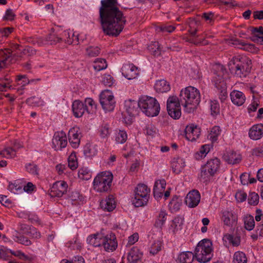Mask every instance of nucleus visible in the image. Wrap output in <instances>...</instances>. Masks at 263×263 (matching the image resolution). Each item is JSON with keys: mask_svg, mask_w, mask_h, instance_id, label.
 <instances>
[{"mask_svg": "<svg viewBox=\"0 0 263 263\" xmlns=\"http://www.w3.org/2000/svg\"><path fill=\"white\" fill-rule=\"evenodd\" d=\"M142 253L136 247H133L128 253L127 260L130 263H137L142 257Z\"/></svg>", "mask_w": 263, "mask_h": 263, "instance_id": "24", "label": "nucleus"}, {"mask_svg": "<svg viewBox=\"0 0 263 263\" xmlns=\"http://www.w3.org/2000/svg\"><path fill=\"white\" fill-rule=\"evenodd\" d=\"M230 97L233 104L237 106L242 105L246 100L245 95L241 91L238 90L232 91L230 93Z\"/></svg>", "mask_w": 263, "mask_h": 263, "instance_id": "23", "label": "nucleus"}, {"mask_svg": "<svg viewBox=\"0 0 263 263\" xmlns=\"http://www.w3.org/2000/svg\"><path fill=\"white\" fill-rule=\"evenodd\" d=\"M122 74L128 80L136 78L139 74L138 67L133 64H125L122 69Z\"/></svg>", "mask_w": 263, "mask_h": 263, "instance_id": "16", "label": "nucleus"}, {"mask_svg": "<svg viewBox=\"0 0 263 263\" xmlns=\"http://www.w3.org/2000/svg\"><path fill=\"white\" fill-rule=\"evenodd\" d=\"M138 107L148 117L157 116L160 109L159 102L156 98L145 96L139 98Z\"/></svg>", "mask_w": 263, "mask_h": 263, "instance_id": "4", "label": "nucleus"}, {"mask_svg": "<svg viewBox=\"0 0 263 263\" xmlns=\"http://www.w3.org/2000/svg\"><path fill=\"white\" fill-rule=\"evenodd\" d=\"M221 220L224 225L228 227H233L237 224L238 217L233 211L224 210L222 211Z\"/></svg>", "mask_w": 263, "mask_h": 263, "instance_id": "13", "label": "nucleus"}, {"mask_svg": "<svg viewBox=\"0 0 263 263\" xmlns=\"http://www.w3.org/2000/svg\"><path fill=\"white\" fill-rule=\"evenodd\" d=\"M102 246L106 251H113L118 246L116 237L114 234L111 233L103 236Z\"/></svg>", "mask_w": 263, "mask_h": 263, "instance_id": "11", "label": "nucleus"}, {"mask_svg": "<svg viewBox=\"0 0 263 263\" xmlns=\"http://www.w3.org/2000/svg\"><path fill=\"white\" fill-rule=\"evenodd\" d=\"M249 137L254 140H257L263 137V124H257L251 127L249 132Z\"/></svg>", "mask_w": 263, "mask_h": 263, "instance_id": "18", "label": "nucleus"}, {"mask_svg": "<svg viewBox=\"0 0 263 263\" xmlns=\"http://www.w3.org/2000/svg\"><path fill=\"white\" fill-rule=\"evenodd\" d=\"M220 161L217 158L211 159L201 168L200 178L203 181H206L214 176L218 172L220 167Z\"/></svg>", "mask_w": 263, "mask_h": 263, "instance_id": "8", "label": "nucleus"}, {"mask_svg": "<svg viewBox=\"0 0 263 263\" xmlns=\"http://www.w3.org/2000/svg\"><path fill=\"white\" fill-rule=\"evenodd\" d=\"M10 50L5 49L4 50L2 49H0V61L2 62V63L0 62V69L3 67L2 65H4V61L7 60L10 57Z\"/></svg>", "mask_w": 263, "mask_h": 263, "instance_id": "53", "label": "nucleus"}, {"mask_svg": "<svg viewBox=\"0 0 263 263\" xmlns=\"http://www.w3.org/2000/svg\"><path fill=\"white\" fill-rule=\"evenodd\" d=\"M148 49L155 57H158L161 54V49L158 42H152L148 46Z\"/></svg>", "mask_w": 263, "mask_h": 263, "instance_id": "41", "label": "nucleus"}, {"mask_svg": "<svg viewBox=\"0 0 263 263\" xmlns=\"http://www.w3.org/2000/svg\"><path fill=\"white\" fill-rule=\"evenodd\" d=\"M180 104H181L180 101V98L178 99L176 96H170L167 101V110H171L177 109V108H181Z\"/></svg>", "mask_w": 263, "mask_h": 263, "instance_id": "28", "label": "nucleus"}, {"mask_svg": "<svg viewBox=\"0 0 263 263\" xmlns=\"http://www.w3.org/2000/svg\"><path fill=\"white\" fill-rule=\"evenodd\" d=\"M209 146L206 145H202L199 151L197 152L195 154V158L196 159H200L204 157L209 152Z\"/></svg>", "mask_w": 263, "mask_h": 263, "instance_id": "50", "label": "nucleus"}, {"mask_svg": "<svg viewBox=\"0 0 263 263\" xmlns=\"http://www.w3.org/2000/svg\"><path fill=\"white\" fill-rule=\"evenodd\" d=\"M78 176L82 180H88L91 177V173L86 168H82L79 170Z\"/></svg>", "mask_w": 263, "mask_h": 263, "instance_id": "51", "label": "nucleus"}, {"mask_svg": "<svg viewBox=\"0 0 263 263\" xmlns=\"http://www.w3.org/2000/svg\"><path fill=\"white\" fill-rule=\"evenodd\" d=\"M211 110L213 115H217L219 113L220 108L218 102L216 100L211 101Z\"/></svg>", "mask_w": 263, "mask_h": 263, "instance_id": "63", "label": "nucleus"}, {"mask_svg": "<svg viewBox=\"0 0 263 263\" xmlns=\"http://www.w3.org/2000/svg\"><path fill=\"white\" fill-rule=\"evenodd\" d=\"M9 250L7 249L3 246H0V259L4 260H8L9 259V255L8 254Z\"/></svg>", "mask_w": 263, "mask_h": 263, "instance_id": "64", "label": "nucleus"}, {"mask_svg": "<svg viewBox=\"0 0 263 263\" xmlns=\"http://www.w3.org/2000/svg\"><path fill=\"white\" fill-rule=\"evenodd\" d=\"M229 66L231 72L236 77L242 78L246 77L250 72L252 62L246 57L237 56L233 58Z\"/></svg>", "mask_w": 263, "mask_h": 263, "instance_id": "3", "label": "nucleus"}, {"mask_svg": "<svg viewBox=\"0 0 263 263\" xmlns=\"http://www.w3.org/2000/svg\"><path fill=\"white\" fill-rule=\"evenodd\" d=\"M113 176L109 172L99 173L93 182L94 189L98 192H107L110 190Z\"/></svg>", "mask_w": 263, "mask_h": 263, "instance_id": "7", "label": "nucleus"}, {"mask_svg": "<svg viewBox=\"0 0 263 263\" xmlns=\"http://www.w3.org/2000/svg\"><path fill=\"white\" fill-rule=\"evenodd\" d=\"M188 32L193 38H195L196 34L200 32V27L196 22L192 21L190 23Z\"/></svg>", "mask_w": 263, "mask_h": 263, "instance_id": "45", "label": "nucleus"}, {"mask_svg": "<svg viewBox=\"0 0 263 263\" xmlns=\"http://www.w3.org/2000/svg\"><path fill=\"white\" fill-rule=\"evenodd\" d=\"M23 186L20 184L18 181H15L14 183H11L9 184L8 190L14 194H18L22 192Z\"/></svg>", "mask_w": 263, "mask_h": 263, "instance_id": "48", "label": "nucleus"}, {"mask_svg": "<svg viewBox=\"0 0 263 263\" xmlns=\"http://www.w3.org/2000/svg\"><path fill=\"white\" fill-rule=\"evenodd\" d=\"M127 139L126 132L124 130H116L115 135V140L118 144L125 143Z\"/></svg>", "mask_w": 263, "mask_h": 263, "instance_id": "36", "label": "nucleus"}, {"mask_svg": "<svg viewBox=\"0 0 263 263\" xmlns=\"http://www.w3.org/2000/svg\"><path fill=\"white\" fill-rule=\"evenodd\" d=\"M97 153L96 146L90 144H86L84 147V154L87 157L91 158Z\"/></svg>", "mask_w": 263, "mask_h": 263, "instance_id": "35", "label": "nucleus"}, {"mask_svg": "<svg viewBox=\"0 0 263 263\" xmlns=\"http://www.w3.org/2000/svg\"><path fill=\"white\" fill-rule=\"evenodd\" d=\"M63 41H65V43L69 45L72 44H78V41H74L71 37V33L68 31H64L62 34Z\"/></svg>", "mask_w": 263, "mask_h": 263, "instance_id": "52", "label": "nucleus"}, {"mask_svg": "<svg viewBox=\"0 0 263 263\" xmlns=\"http://www.w3.org/2000/svg\"><path fill=\"white\" fill-rule=\"evenodd\" d=\"M99 19L103 31L110 36H118L126 22L123 13L118 7V0H102Z\"/></svg>", "mask_w": 263, "mask_h": 263, "instance_id": "1", "label": "nucleus"}, {"mask_svg": "<svg viewBox=\"0 0 263 263\" xmlns=\"http://www.w3.org/2000/svg\"><path fill=\"white\" fill-rule=\"evenodd\" d=\"M84 106H86V111L88 114H93L96 111L97 105L90 98L85 99Z\"/></svg>", "mask_w": 263, "mask_h": 263, "instance_id": "38", "label": "nucleus"}, {"mask_svg": "<svg viewBox=\"0 0 263 263\" xmlns=\"http://www.w3.org/2000/svg\"><path fill=\"white\" fill-rule=\"evenodd\" d=\"M67 184L64 181L55 182L50 189V195L51 197H62L67 191Z\"/></svg>", "mask_w": 263, "mask_h": 263, "instance_id": "10", "label": "nucleus"}, {"mask_svg": "<svg viewBox=\"0 0 263 263\" xmlns=\"http://www.w3.org/2000/svg\"><path fill=\"white\" fill-rule=\"evenodd\" d=\"M161 248V243L160 241H155L151 246L149 249L150 253L153 255L156 254L159 251H160Z\"/></svg>", "mask_w": 263, "mask_h": 263, "instance_id": "58", "label": "nucleus"}, {"mask_svg": "<svg viewBox=\"0 0 263 263\" xmlns=\"http://www.w3.org/2000/svg\"><path fill=\"white\" fill-rule=\"evenodd\" d=\"M149 196H141L140 195L135 194L133 204L136 207L143 206L147 204Z\"/></svg>", "mask_w": 263, "mask_h": 263, "instance_id": "33", "label": "nucleus"}, {"mask_svg": "<svg viewBox=\"0 0 263 263\" xmlns=\"http://www.w3.org/2000/svg\"><path fill=\"white\" fill-rule=\"evenodd\" d=\"M101 49L98 46H89L86 49V54L89 57H95L100 53Z\"/></svg>", "mask_w": 263, "mask_h": 263, "instance_id": "47", "label": "nucleus"}, {"mask_svg": "<svg viewBox=\"0 0 263 263\" xmlns=\"http://www.w3.org/2000/svg\"><path fill=\"white\" fill-rule=\"evenodd\" d=\"M166 186V181L165 180H157L154 184L153 189V194L154 197L159 199L163 196Z\"/></svg>", "mask_w": 263, "mask_h": 263, "instance_id": "20", "label": "nucleus"}, {"mask_svg": "<svg viewBox=\"0 0 263 263\" xmlns=\"http://www.w3.org/2000/svg\"><path fill=\"white\" fill-rule=\"evenodd\" d=\"M250 31L251 33L250 39L254 43H259L263 45V27H250Z\"/></svg>", "mask_w": 263, "mask_h": 263, "instance_id": "17", "label": "nucleus"}, {"mask_svg": "<svg viewBox=\"0 0 263 263\" xmlns=\"http://www.w3.org/2000/svg\"><path fill=\"white\" fill-rule=\"evenodd\" d=\"M212 243L208 239L199 241L195 250V256L200 262L206 263L209 261L212 256Z\"/></svg>", "mask_w": 263, "mask_h": 263, "instance_id": "6", "label": "nucleus"}, {"mask_svg": "<svg viewBox=\"0 0 263 263\" xmlns=\"http://www.w3.org/2000/svg\"><path fill=\"white\" fill-rule=\"evenodd\" d=\"M223 159L229 164H236L239 162L240 159L236 157V153L232 151L227 152L223 156Z\"/></svg>", "mask_w": 263, "mask_h": 263, "instance_id": "31", "label": "nucleus"}, {"mask_svg": "<svg viewBox=\"0 0 263 263\" xmlns=\"http://www.w3.org/2000/svg\"><path fill=\"white\" fill-rule=\"evenodd\" d=\"M259 201V196L255 193L252 192L250 193L248 197V203L250 205H256L258 203Z\"/></svg>", "mask_w": 263, "mask_h": 263, "instance_id": "56", "label": "nucleus"}, {"mask_svg": "<svg viewBox=\"0 0 263 263\" xmlns=\"http://www.w3.org/2000/svg\"><path fill=\"white\" fill-rule=\"evenodd\" d=\"M186 139L190 141H194L199 138L200 134V128L193 124L186 126L185 129Z\"/></svg>", "mask_w": 263, "mask_h": 263, "instance_id": "14", "label": "nucleus"}, {"mask_svg": "<svg viewBox=\"0 0 263 263\" xmlns=\"http://www.w3.org/2000/svg\"><path fill=\"white\" fill-rule=\"evenodd\" d=\"M195 256V253L190 251H186L180 253L178 256V259L181 263H192Z\"/></svg>", "mask_w": 263, "mask_h": 263, "instance_id": "32", "label": "nucleus"}, {"mask_svg": "<svg viewBox=\"0 0 263 263\" xmlns=\"http://www.w3.org/2000/svg\"><path fill=\"white\" fill-rule=\"evenodd\" d=\"M25 167L28 173L33 175H38V168L36 164L30 163L27 164Z\"/></svg>", "mask_w": 263, "mask_h": 263, "instance_id": "62", "label": "nucleus"}, {"mask_svg": "<svg viewBox=\"0 0 263 263\" xmlns=\"http://www.w3.org/2000/svg\"><path fill=\"white\" fill-rule=\"evenodd\" d=\"M100 102L103 109L106 111H112L116 101L111 91L108 90L102 91L100 95Z\"/></svg>", "mask_w": 263, "mask_h": 263, "instance_id": "9", "label": "nucleus"}, {"mask_svg": "<svg viewBox=\"0 0 263 263\" xmlns=\"http://www.w3.org/2000/svg\"><path fill=\"white\" fill-rule=\"evenodd\" d=\"M233 263H247V258L244 253L236 252L233 256Z\"/></svg>", "mask_w": 263, "mask_h": 263, "instance_id": "42", "label": "nucleus"}, {"mask_svg": "<svg viewBox=\"0 0 263 263\" xmlns=\"http://www.w3.org/2000/svg\"><path fill=\"white\" fill-rule=\"evenodd\" d=\"M73 115L76 118L81 117L86 111V106L79 100H75L72 106Z\"/></svg>", "mask_w": 263, "mask_h": 263, "instance_id": "22", "label": "nucleus"}, {"mask_svg": "<svg viewBox=\"0 0 263 263\" xmlns=\"http://www.w3.org/2000/svg\"><path fill=\"white\" fill-rule=\"evenodd\" d=\"M213 70L215 74L213 78V82L215 87L220 90L219 98L222 102L225 100L228 95L226 90V84L223 77L224 74L226 72V70L223 65L216 64L214 65Z\"/></svg>", "mask_w": 263, "mask_h": 263, "instance_id": "5", "label": "nucleus"}, {"mask_svg": "<svg viewBox=\"0 0 263 263\" xmlns=\"http://www.w3.org/2000/svg\"><path fill=\"white\" fill-rule=\"evenodd\" d=\"M115 198L112 195H109L105 199L100 202L101 208L105 211L111 212L116 208Z\"/></svg>", "mask_w": 263, "mask_h": 263, "instance_id": "21", "label": "nucleus"}, {"mask_svg": "<svg viewBox=\"0 0 263 263\" xmlns=\"http://www.w3.org/2000/svg\"><path fill=\"white\" fill-rule=\"evenodd\" d=\"M68 139L72 147L77 148L79 146L80 143V136L78 127H73L69 130Z\"/></svg>", "mask_w": 263, "mask_h": 263, "instance_id": "19", "label": "nucleus"}, {"mask_svg": "<svg viewBox=\"0 0 263 263\" xmlns=\"http://www.w3.org/2000/svg\"><path fill=\"white\" fill-rule=\"evenodd\" d=\"M208 37V34L204 31L201 34L198 33L195 38L190 39L188 41L196 45H206L209 44V42L205 40Z\"/></svg>", "mask_w": 263, "mask_h": 263, "instance_id": "26", "label": "nucleus"}, {"mask_svg": "<svg viewBox=\"0 0 263 263\" xmlns=\"http://www.w3.org/2000/svg\"><path fill=\"white\" fill-rule=\"evenodd\" d=\"M115 82L113 77L110 74H104L102 79L103 84L108 87L112 86Z\"/></svg>", "mask_w": 263, "mask_h": 263, "instance_id": "57", "label": "nucleus"}, {"mask_svg": "<svg viewBox=\"0 0 263 263\" xmlns=\"http://www.w3.org/2000/svg\"><path fill=\"white\" fill-rule=\"evenodd\" d=\"M185 165L184 160L180 157L174 158L171 163L173 171L176 174H179Z\"/></svg>", "mask_w": 263, "mask_h": 263, "instance_id": "25", "label": "nucleus"}, {"mask_svg": "<svg viewBox=\"0 0 263 263\" xmlns=\"http://www.w3.org/2000/svg\"><path fill=\"white\" fill-rule=\"evenodd\" d=\"M9 252L15 257H18L19 259L26 261L27 263H32L33 261L35 259V256L30 254L26 255L21 250H17L16 251L9 250Z\"/></svg>", "mask_w": 263, "mask_h": 263, "instance_id": "27", "label": "nucleus"}, {"mask_svg": "<svg viewBox=\"0 0 263 263\" xmlns=\"http://www.w3.org/2000/svg\"><path fill=\"white\" fill-rule=\"evenodd\" d=\"M67 144V138L64 133H57L54 134L52 139V144L55 151L61 150L66 147Z\"/></svg>", "mask_w": 263, "mask_h": 263, "instance_id": "12", "label": "nucleus"}, {"mask_svg": "<svg viewBox=\"0 0 263 263\" xmlns=\"http://www.w3.org/2000/svg\"><path fill=\"white\" fill-rule=\"evenodd\" d=\"M200 200V194L197 190H194L186 195L185 202L190 208H194L198 205Z\"/></svg>", "mask_w": 263, "mask_h": 263, "instance_id": "15", "label": "nucleus"}, {"mask_svg": "<svg viewBox=\"0 0 263 263\" xmlns=\"http://www.w3.org/2000/svg\"><path fill=\"white\" fill-rule=\"evenodd\" d=\"M220 127L218 126H214L210 133L209 137L210 139L213 142H215L218 139V137L220 134Z\"/></svg>", "mask_w": 263, "mask_h": 263, "instance_id": "49", "label": "nucleus"}, {"mask_svg": "<svg viewBox=\"0 0 263 263\" xmlns=\"http://www.w3.org/2000/svg\"><path fill=\"white\" fill-rule=\"evenodd\" d=\"M26 102L30 105L39 106L42 104L43 101L38 97H31L26 100Z\"/></svg>", "mask_w": 263, "mask_h": 263, "instance_id": "60", "label": "nucleus"}, {"mask_svg": "<svg viewBox=\"0 0 263 263\" xmlns=\"http://www.w3.org/2000/svg\"><path fill=\"white\" fill-rule=\"evenodd\" d=\"M100 135L102 138H107L110 134V129L107 124L102 125L99 130Z\"/></svg>", "mask_w": 263, "mask_h": 263, "instance_id": "61", "label": "nucleus"}, {"mask_svg": "<svg viewBox=\"0 0 263 263\" xmlns=\"http://www.w3.org/2000/svg\"><path fill=\"white\" fill-rule=\"evenodd\" d=\"M135 194L149 196L150 189L144 184H139L135 190Z\"/></svg>", "mask_w": 263, "mask_h": 263, "instance_id": "34", "label": "nucleus"}, {"mask_svg": "<svg viewBox=\"0 0 263 263\" xmlns=\"http://www.w3.org/2000/svg\"><path fill=\"white\" fill-rule=\"evenodd\" d=\"M170 88L169 83L164 80L157 81L155 85V89L158 92H166L168 91Z\"/></svg>", "mask_w": 263, "mask_h": 263, "instance_id": "29", "label": "nucleus"}, {"mask_svg": "<svg viewBox=\"0 0 263 263\" xmlns=\"http://www.w3.org/2000/svg\"><path fill=\"white\" fill-rule=\"evenodd\" d=\"M68 166L72 170H74L78 166V163L75 153H72L68 157Z\"/></svg>", "mask_w": 263, "mask_h": 263, "instance_id": "46", "label": "nucleus"}, {"mask_svg": "<svg viewBox=\"0 0 263 263\" xmlns=\"http://www.w3.org/2000/svg\"><path fill=\"white\" fill-rule=\"evenodd\" d=\"M107 67L106 61L104 59H97L93 62V67L96 71L105 69Z\"/></svg>", "mask_w": 263, "mask_h": 263, "instance_id": "39", "label": "nucleus"}, {"mask_svg": "<svg viewBox=\"0 0 263 263\" xmlns=\"http://www.w3.org/2000/svg\"><path fill=\"white\" fill-rule=\"evenodd\" d=\"M180 101L187 113H193L197 109L200 102V93L198 89L193 86H188L180 91Z\"/></svg>", "mask_w": 263, "mask_h": 263, "instance_id": "2", "label": "nucleus"}, {"mask_svg": "<svg viewBox=\"0 0 263 263\" xmlns=\"http://www.w3.org/2000/svg\"><path fill=\"white\" fill-rule=\"evenodd\" d=\"M245 228L247 230L251 231L253 230L255 226V221L254 217L250 215H247L243 218Z\"/></svg>", "mask_w": 263, "mask_h": 263, "instance_id": "40", "label": "nucleus"}, {"mask_svg": "<svg viewBox=\"0 0 263 263\" xmlns=\"http://www.w3.org/2000/svg\"><path fill=\"white\" fill-rule=\"evenodd\" d=\"M138 103L135 101H130L126 108L127 113L130 116H134L138 114Z\"/></svg>", "mask_w": 263, "mask_h": 263, "instance_id": "44", "label": "nucleus"}, {"mask_svg": "<svg viewBox=\"0 0 263 263\" xmlns=\"http://www.w3.org/2000/svg\"><path fill=\"white\" fill-rule=\"evenodd\" d=\"M62 37L58 36L54 33H51L47 37V41L50 42L51 44H54L63 41V38Z\"/></svg>", "mask_w": 263, "mask_h": 263, "instance_id": "55", "label": "nucleus"}, {"mask_svg": "<svg viewBox=\"0 0 263 263\" xmlns=\"http://www.w3.org/2000/svg\"><path fill=\"white\" fill-rule=\"evenodd\" d=\"M13 240L15 242L26 246L31 245V241L28 238V237L20 234H16V235H13Z\"/></svg>", "mask_w": 263, "mask_h": 263, "instance_id": "43", "label": "nucleus"}, {"mask_svg": "<svg viewBox=\"0 0 263 263\" xmlns=\"http://www.w3.org/2000/svg\"><path fill=\"white\" fill-rule=\"evenodd\" d=\"M179 221L180 219L179 218H175L172 221L171 228L173 229V232L174 234L178 232L179 229H181L182 223H180Z\"/></svg>", "mask_w": 263, "mask_h": 263, "instance_id": "59", "label": "nucleus"}, {"mask_svg": "<svg viewBox=\"0 0 263 263\" xmlns=\"http://www.w3.org/2000/svg\"><path fill=\"white\" fill-rule=\"evenodd\" d=\"M88 243L95 247L102 246L103 236L101 234H96L90 235L87 239Z\"/></svg>", "mask_w": 263, "mask_h": 263, "instance_id": "30", "label": "nucleus"}, {"mask_svg": "<svg viewBox=\"0 0 263 263\" xmlns=\"http://www.w3.org/2000/svg\"><path fill=\"white\" fill-rule=\"evenodd\" d=\"M167 214L165 211H161L158 215L155 223V226L161 229L166 220Z\"/></svg>", "mask_w": 263, "mask_h": 263, "instance_id": "37", "label": "nucleus"}, {"mask_svg": "<svg viewBox=\"0 0 263 263\" xmlns=\"http://www.w3.org/2000/svg\"><path fill=\"white\" fill-rule=\"evenodd\" d=\"M175 27L171 25H162L160 26H158L156 28V30L158 32H162L163 33H171L175 30Z\"/></svg>", "mask_w": 263, "mask_h": 263, "instance_id": "54", "label": "nucleus"}]
</instances>
